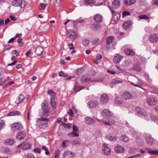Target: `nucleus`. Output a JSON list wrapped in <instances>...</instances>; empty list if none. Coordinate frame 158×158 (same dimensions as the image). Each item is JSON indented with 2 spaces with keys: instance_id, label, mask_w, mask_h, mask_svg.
<instances>
[{
  "instance_id": "nucleus-59",
  "label": "nucleus",
  "mask_w": 158,
  "mask_h": 158,
  "mask_svg": "<svg viewBox=\"0 0 158 158\" xmlns=\"http://www.w3.org/2000/svg\"><path fill=\"white\" fill-rule=\"evenodd\" d=\"M68 114L71 117L74 116L73 112L71 109H70L69 111L68 112Z\"/></svg>"
},
{
  "instance_id": "nucleus-31",
  "label": "nucleus",
  "mask_w": 158,
  "mask_h": 158,
  "mask_svg": "<svg viewBox=\"0 0 158 158\" xmlns=\"http://www.w3.org/2000/svg\"><path fill=\"white\" fill-rule=\"evenodd\" d=\"M136 1V0H125L124 3L126 5L131 6Z\"/></svg>"
},
{
  "instance_id": "nucleus-37",
  "label": "nucleus",
  "mask_w": 158,
  "mask_h": 158,
  "mask_svg": "<svg viewBox=\"0 0 158 158\" xmlns=\"http://www.w3.org/2000/svg\"><path fill=\"white\" fill-rule=\"evenodd\" d=\"M134 70L137 72H140L141 70L139 65L138 64H135L133 66Z\"/></svg>"
},
{
  "instance_id": "nucleus-1",
  "label": "nucleus",
  "mask_w": 158,
  "mask_h": 158,
  "mask_svg": "<svg viewBox=\"0 0 158 158\" xmlns=\"http://www.w3.org/2000/svg\"><path fill=\"white\" fill-rule=\"evenodd\" d=\"M73 131L71 132L68 135L70 137H78L79 136V134L77 132L79 131V129L77 127L73 125Z\"/></svg>"
},
{
  "instance_id": "nucleus-61",
  "label": "nucleus",
  "mask_w": 158,
  "mask_h": 158,
  "mask_svg": "<svg viewBox=\"0 0 158 158\" xmlns=\"http://www.w3.org/2000/svg\"><path fill=\"white\" fill-rule=\"evenodd\" d=\"M120 17V15L119 14H116L114 16V18L116 20L119 19Z\"/></svg>"
},
{
  "instance_id": "nucleus-20",
  "label": "nucleus",
  "mask_w": 158,
  "mask_h": 158,
  "mask_svg": "<svg viewBox=\"0 0 158 158\" xmlns=\"http://www.w3.org/2000/svg\"><path fill=\"white\" fill-rule=\"evenodd\" d=\"M125 53L126 55L129 56H134L135 53L132 50L128 48L125 50Z\"/></svg>"
},
{
  "instance_id": "nucleus-45",
  "label": "nucleus",
  "mask_w": 158,
  "mask_h": 158,
  "mask_svg": "<svg viewBox=\"0 0 158 158\" xmlns=\"http://www.w3.org/2000/svg\"><path fill=\"white\" fill-rule=\"evenodd\" d=\"M40 119L43 121H45V122H46L44 124V125L45 126V127H46L47 126V124H48V123H47V122L48 121V119L47 118H44L43 117H41Z\"/></svg>"
},
{
  "instance_id": "nucleus-2",
  "label": "nucleus",
  "mask_w": 158,
  "mask_h": 158,
  "mask_svg": "<svg viewBox=\"0 0 158 158\" xmlns=\"http://www.w3.org/2000/svg\"><path fill=\"white\" fill-rule=\"evenodd\" d=\"M98 105V102L95 100H91L89 102L87 103V106L90 109L95 108Z\"/></svg>"
},
{
  "instance_id": "nucleus-29",
  "label": "nucleus",
  "mask_w": 158,
  "mask_h": 158,
  "mask_svg": "<svg viewBox=\"0 0 158 158\" xmlns=\"http://www.w3.org/2000/svg\"><path fill=\"white\" fill-rule=\"evenodd\" d=\"M90 80L89 77L85 76H83L80 79L81 81L82 82H89Z\"/></svg>"
},
{
  "instance_id": "nucleus-28",
  "label": "nucleus",
  "mask_w": 158,
  "mask_h": 158,
  "mask_svg": "<svg viewBox=\"0 0 158 158\" xmlns=\"http://www.w3.org/2000/svg\"><path fill=\"white\" fill-rule=\"evenodd\" d=\"M20 114V113L17 111H13L10 112L7 114V116H13L15 115H19Z\"/></svg>"
},
{
  "instance_id": "nucleus-34",
  "label": "nucleus",
  "mask_w": 158,
  "mask_h": 158,
  "mask_svg": "<svg viewBox=\"0 0 158 158\" xmlns=\"http://www.w3.org/2000/svg\"><path fill=\"white\" fill-rule=\"evenodd\" d=\"M123 82V81H122L118 80L116 78L112 79L110 81L111 83L112 84L122 83Z\"/></svg>"
},
{
  "instance_id": "nucleus-42",
  "label": "nucleus",
  "mask_w": 158,
  "mask_h": 158,
  "mask_svg": "<svg viewBox=\"0 0 158 158\" xmlns=\"http://www.w3.org/2000/svg\"><path fill=\"white\" fill-rule=\"evenodd\" d=\"M84 3L86 4H89L94 3L95 2V0H85Z\"/></svg>"
},
{
  "instance_id": "nucleus-49",
  "label": "nucleus",
  "mask_w": 158,
  "mask_h": 158,
  "mask_svg": "<svg viewBox=\"0 0 158 158\" xmlns=\"http://www.w3.org/2000/svg\"><path fill=\"white\" fill-rule=\"evenodd\" d=\"M60 152L59 149H57L55 152V158H59Z\"/></svg>"
},
{
  "instance_id": "nucleus-39",
  "label": "nucleus",
  "mask_w": 158,
  "mask_h": 158,
  "mask_svg": "<svg viewBox=\"0 0 158 158\" xmlns=\"http://www.w3.org/2000/svg\"><path fill=\"white\" fill-rule=\"evenodd\" d=\"M12 5L15 7H19L20 6L19 1L15 0L12 2Z\"/></svg>"
},
{
  "instance_id": "nucleus-30",
  "label": "nucleus",
  "mask_w": 158,
  "mask_h": 158,
  "mask_svg": "<svg viewBox=\"0 0 158 158\" xmlns=\"http://www.w3.org/2000/svg\"><path fill=\"white\" fill-rule=\"evenodd\" d=\"M130 26V21H129L125 22L123 25V28L125 30L128 29Z\"/></svg>"
},
{
  "instance_id": "nucleus-46",
  "label": "nucleus",
  "mask_w": 158,
  "mask_h": 158,
  "mask_svg": "<svg viewBox=\"0 0 158 158\" xmlns=\"http://www.w3.org/2000/svg\"><path fill=\"white\" fill-rule=\"evenodd\" d=\"M82 44H83V45L85 46H87L89 44V41L88 40H84L83 41H82Z\"/></svg>"
},
{
  "instance_id": "nucleus-58",
  "label": "nucleus",
  "mask_w": 158,
  "mask_h": 158,
  "mask_svg": "<svg viewBox=\"0 0 158 158\" xmlns=\"http://www.w3.org/2000/svg\"><path fill=\"white\" fill-rule=\"evenodd\" d=\"M5 81V79L3 78L0 79V85L3 84Z\"/></svg>"
},
{
  "instance_id": "nucleus-55",
  "label": "nucleus",
  "mask_w": 158,
  "mask_h": 158,
  "mask_svg": "<svg viewBox=\"0 0 158 158\" xmlns=\"http://www.w3.org/2000/svg\"><path fill=\"white\" fill-rule=\"evenodd\" d=\"M130 15V13L127 11H124L123 12V17H126Z\"/></svg>"
},
{
  "instance_id": "nucleus-24",
  "label": "nucleus",
  "mask_w": 158,
  "mask_h": 158,
  "mask_svg": "<svg viewBox=\"0 0 158 158\" xmlns=\"http://www.w3.org/2000/svg\"><path fill=\"white\" fill-rule=\"evenodd\" d=\"M31 145L29 143H25L23 144L22 148L23 150H26L30 148Z\"/></svg>"
},
{
  "instance_id": "nucleus-64",
  "label": "nucleus",
  "mask_w": 158,
  "mask_h": 158,
  "mask_svg": "<svg viewBox=\"0 0 158 158\" xmlns=\"http://www.w3.org/2000/svg\"><path fill=\"white\" fill-rule=\"evenodd\" d=\"M27 158H35V157L33 155L31 154H28L27 156Z\"/></svg>"
},
{
  "instance_id": "nucleus-23",
  "label": "nucleus",
  "mask_w": 158,
  "mask_h": 158,
  "mask_svg": "<svg viewBox=\"0 0 158 158\" xmlns=\"http://www.w3.org/2000/svg\"><path fill=\"white\" fill-rule=\"evenodd\" d=\"M120 3L118 0H114L112 3V8L115 9L118 8L120 6Z\"/></svg>"
},
{
  "instance_id": "nucleus-21",
  "label": "nucleus",
  "mask_w": 158,
  "mask_h": 158,
  "mask_svg": "<svg viewBox=\"0 0 158 158\" xmlns=\"http://www.w3.org/2000/svg\"><path fill=\"white\" fill-rule=\"evenodd\" d=\"M43 47L38 46L35 48V52L37 55H40L43 52Z\"/></svg>"
},
{
  "instance_id": "nucleus-33",
  "label": "nucleus",
  "mask_w": 158,
  "mask_h": 158,
  "mask_svg": "<svg viewBox=\"0 0 158 158\" xmlns=\"http://www.w3.org/2000/svg\"><path fill=\"white\" fill-rule=\"evenodd\" d=\"M70 32L73 33V34L70 33V32L68 31L67 32V35L69 36V37L72 39H75L77 38L76 35H75L74 32L73 31H70Z\"/></svg>"
},
{
  "instance_id": "nucleus-26",
  "label": "nucleus",
  "mask_w": 158,
  "mask_h": 158,
  "mask_svg": "<svg viewBox=\"0 0 158 158\" xmlns=\"http://www.w3.org/2000/svg\"><path fill=\"white\" fill-rule=\"evenodd\" d=\"M15 143L14 139H7L4 142L5 144L8 145H12Z\"/></svg>"
},
{
  "instance_id": "nucleus-57",
  "label": "nucleus",
  "mask_w": 158,
  "mask_h": 158,
  "mask_svg": "<svg viewBox=\"0 0 158 158\" xmlns=\"http://www.w3.org/2000/svg\"><path fill=\"white\" fill-rule=\"evenodd\" d=\"M73 44H68V46L69 47L70 50L74 49V47H73Z\"/></svg>"
},
{
  "instance_id": "nucleus-22",
  "label": "nucleus",
  "mask_w": 158,
  "mask_h": 158,
  "mask_svg": "<svg viewBox=\"0 0 158 158\" xmlns=\"http://www.w3.org/2000/svg\"><path fill=\"white\" fill-rule=\"evenodd\" d=\"M85 119L86 123L89 125L93 124L96 122L95 120L89 117L85 118Z\"/></svg>"
},
{
  "instance_id": "nucleus-35",
  "label": "nucleus",
  "mask_w": 158,
  "mask_h": 158,
  "mask_svg": "<svg viewBox=\"0 0 158 158\" xmlns=\"http://www.w3.org/2000/svg\"><path fill=\"white\" fill-rule=\"evenodd\" d=\"M48 94L51 96V98H54L56 97L55 93L52 89H48L47 91Z\"/></svg>"
},
{
  "instance_id": "nucleus-43",
  "label": "nucleus",
  "mask_w": 158,
  "mask_h": 158,
  "mask_svg": "<svg viewBox=\"0 0 158 158\" xmlns=\"http://www.w3.org/2000/svg\"><path fill=\"white\" fill-rule=\"evenodd\" d=\"M147 153L150 155H156L158 153V151L154 150H150L148 151Z\"/></svg>"
},
{
  "instance_id": "nucleus-56",
  "label": "nucleus",
  "mask_w": 158,
  "mask_h": 158,
  "mask_svg": "<svg viewBox=\"0 0 158 158\" xmlns=\"http://www.w3.org/2000/svg\"><path fill=\"white\" fill-rule=\"evenodd\" d=\"M69 142V141L68 140H66L65 141H64L62 142V146L63 147H66L65 144L66 143L68 142Z\"/></svg>"
},
{
  "instance_id": "nucleus-40",
  "label": "nucleus",
  "mask_w": 158,
  "mask_h": 158,
  "mask_svg": "<svg viewBox=\"0 0 158 158\" xmlns=\"http://www.w3.org/2000/svg\"><path fill=\"white\" fill-rule=\"evenodd\" d=\"M121 140L124 141L125 142H127L129 140L128 138L125 135H123L121 136L120 138Z\"/></svg>"
},
{
  "instance_id": "nucleus-41",
  "label": "nucleus",
  "mask_w": 158,
  "mask_h": 158,
  "mask_svg": "<svg viewBox=\"0 0 158 158\" xmlns=\"http://www.w3.org/2000/svg\"><path fill=\"white\" fill-rule=\"evenodd\" d=\"M135 109L136 110L138 113L141 115H143V110L142 109L138 107H136Z\"/></svg>"
},
{
  "instance_id": "nucleus-9",
  "label": "nucleus",
  "mask_w": 158,
  "mask_h": 158,
  "mask_svg": "<svg viewBox=\"0 0 158 158\" xmlns=\"http://www.w3.org/2000/svg\"><path fill=\"white\" fill-rule=\"evenodd\" d=\"M94 20L97 23H100L102 21V17L101 15L99 14H96L94 15Z\"/></svg>"
},
{
  "instance_id": "nucleus-12",
  "label": "nucleus",
  "mask_w": 158,
  "mask_h": 158,
  "mask_svg": "<svg viewBox=\"0 0 158 158\" xmlns=\"http://www.w3.org/2000/svg\"><path fill=\"white\" fill-rule=\"evenodd\" d=\"M147 102L150 106L155 105L157 102V101L156 99L153 98H149L147 99Z\"/></svg>"
},
{
  "instance_id": "nucleus-4",
  "label": "nucleus",
  "mask_w": 158,
  "mask_h": 158,
  "mask_svg": "<svg viewBox=\"0 0 158 158\" xmlns=\"http://www.w3.org/2000/svg\"><path fill=\"white\" fill-rule=\"evenodd\" d=\"M149 40L153 42L156 43L158 41V35L156 34H152L149 35Z\"/></svg>"
},
{
  "instance_id": "nucleus-19",
  "label": "nucleus",
  "mask_w": 158,
  "mask_h": 158,
  "mask_svg": "<svg viewBox=\"0 0 158 158\" xmlns=\"http://www.w3.org/2000/svg\"><path fill=\"white\" fill-rule=\"evenodd\" d=\"M122 58V57L119 55H117L113 59V61L116 63H118Z\"/></svg>"
},
{
  "instance_id": "nucleus-25",
  "label": "nucleus",
  "mask_w": 158,
  "mask_h": 158,
  "mask_svg": "<svg viewBox=\"0 0 158 158\" xmlns=\"http://www.w3.org/2000/svg\"><path fill=\"white\" fill-rule=\"evenodd\" d=\"M102 114L104 116H110L111 115V112L108 109L104 110L102 112Z\"/></svg>"
},
{
  "instance_id": "nucleus-16",
  "label": "nucleus",
  "mask_w": 158,
  "mask_h": 158,
  "mask_svg": "<svg viewBox=\"0 0 158 158\" xmlns=\"http://www.w3.org/2000/svg\"><path fill=\"white\" fill-rule=\"evenodd\" d=\"M146 141L147 144L150 146H152L154 143V139L151 136L149 135L146 138Z\"/></svg>"
},
{
  "instance_id": "nucleus-44",
  "label": "nucleus",
  "mask_w": 158,
  "mask_h": 158,
  "mask_svg": "<svg viewBox=\"0 0 158 158\" xmlns=\"http://www.w3.org/2000/svg\"><path fill=\"white\" fill-rule=\"evenodd\" d=\"M139 18L140 19L148 20L149 19V17L146 15H139Z\"/></svg>"
},
{
  "instance_id": "nucleus-5",
  "label": "nucleus",
  "mask_w": 158,
  "mask_h": 158,
  "mask_svg": "<svg viewBox=\"0 0 158 158\" xmlns=\"http://www.w3.org/2000/svg\"><path fill=\"white\" fill-rule=\"evenodd\" d=\"M12 128L14 130H20L23 128V126L19 123H15L11 125Z\"/></svg>"
},
{
  "instance_id": "nucleus-13",
  "label": "nucleus",
  "mask_w": 158,
  "mask_h": 158,
  "mask_svg": "<svg viewBox=\"0 0 158 158\" xmlns=\"http://www.w3.org/2000/svg\"><path fill=\"white\" fill-rule=\"evenodd\" d=\"M103 152L106 155H109L110 154V149L106 145H104L102 148Z\"/></svg>"
},
{
  "instance_id": "nucleus-50",
  "label": "nucleus",
  "mask_w": 158,
  "mask_h": 158,
  "mask_svg": "<svg viewBox=\"0 0 158 158\" xmlns=\"http://www.w3.org/2000/svg\"><path fill=\"white\" fill-rule=\"evenodd\" d=\"M84 71V68H81L79 69H78L75 71V73H82Z\"/></svg>"
},
{
  "instance_id": "nucleus-14",
  "label": "nucleus",
  "mask_w": 158,
  "mask_h": 158,
  "mask_svg": "<svg viewBox=\"0 0 158 158\" xmlns=\"http://www.w3.org/2000/svg\"><path fill=\"white\" fill-rule=\"evenodd\" d=\"M44 114H47L48 112V107L47 104L44 102L42 103L41 105Z\"/></svg>"
},
{
  "instance_id": "nucleus-15",
  "label": "nucleus",
  "mask_w": 158,
  "mask_h": 158,
  "mask_svg": "<svg viewBox=\"0 0 158 158\" xmlns=\"http://www.w3.org/2000/svg\"><path fill=\"white\" fill-rule=\"evenodd\" d=\"M134 81L135 82L134 83L131 82V85H133L134 86L139 87H140V86L142 85L141 83L139 82V80L136 77L134 78Z\"/></svg>"
},
{
  "instance_id": "nucleus-48",
  "label": "nucleus",
  "mask_w": 158,
  "mask_h": 158,
  "mask_svg": "<svg viewBox=\"0 0 158 158\" xmlns=\"http://www.w3.org/2000/svg\"><path fill=\"white\" fill-rule=\"evenodd\" d=\"M33 152L35 153H40L41 152V149L39 148H35Z\"/></svg>"
},
{
  "instance_id": "nucleus-62",
  "label": "nucleus",
  "mask_w": 158,
  "mask_h": 158,
  "mask_svg": "<svg viewBox=\"0 0 158 158\" xmlns=\"http://www.w3.org/2000/svg\"><path fill=\"white\" fill-rule=\"evenodd\" d=\"M55 5L57 6H59L60 4V0H56Z\"/></svg>"
},
{
  "instance_id": "nucleus-6",
  "label": "nucleus",
  "mask_w": 158,
  "mask_h": 158,
  "mask_svg": "<svg viewBox=\"0 0 158 158\" xmlns=\"http://www.w3.org/2000/svg\"><path fill=\"white\" fill-rule=\"evenodd\" d=\"M102 122L105 125L107 126H111L115 123L114 120L111 119L107 120L103 119Z\"/></svg>"
},
{
  "instance_id": "nucleus-8",
  "label": "nucleus",
  "mask_w": 158,
  "mask_h": 158,
  "mask_svg": "<svg viewBox=\"0 0 158 158\" xmlns=\"http://www.w3.org/2000/svg\"><path fill=\"white\" fill-rule=\"evenodd\" d=\"M26 134L25 131L18 132L16 136L17 139L20 140L24 139L26 137Z\"/></svg>"
},
{
  "instance_id": "nucleus-3",
  "label": "nucleus",
  "mask_w": 158,
  "mask_h": 158,
  "mask_svg": "<svg viewBox=\"0 0 158 158\" xmlns=\"http://www.w3.org/2000/svg\"><path fill=\"white\" fill-rule=\"evenodd\" d=\"M109 96L105 94H103L101 97L100 103L104 104L106 103L109 101Z\"/></svg>"
},
{
  "instance_id": "nucleus-17",
  "label": "nucleus",
  "mask_w": 158,
  "mask_h": 158,
  "mask_svg": "<svg viewBox=\"0 0 158 158\" xmlns=\"http://www.w3.org/2000/svg\"><path fill=\"white\" fill-rule=\"evenodd\" d=\"M101 27L100 25L93 24L91 25L90 28L93 31H98L99 30Z\"/></svg>"
},
{
  "instance_id": "nucleus-54",
  "label": "nucleus",
  "mask_w": 158,
  "mask_h": 158,
  "mask_svg": "<svg viewBox=\"0 0 158 158\" xmlns=\"http://www.w3.org/2000/svg\"><path fill=\"white\" fill-rule=\"evenodd\" d=\"M62 125L66 128H70V125L68 124L65 123H62Z\"/></svg>"
},
{
  "instance_id": "nucleus-36",
  "label": "nucleus",
  "mask_w": 158,
  "mask_h": 158,
  "mask_svg": "<svg viewBox=\"0 0 158 158\" xmlns=\"http://www.w3.org/2000/svg\"><path fill=\"white\" fill-rule=\"evenodd\" d=\"M114 37L112 36H109L108 37L106 40V43L107 45L111 44L114 40Z\"/></svg>"
},
{
  "instance_id": "nucleus-53",
  "label": "nucleus",
  "mask_w": 158,
  "mask_h": 158,
  "mask_svg": "<svg viewBox=\"0 0 158 158\" xmlns=\"http://www.w3.org/2000/svg\"><path fill=\"white\" fill-rule=\"evenodd\" d=\"M99 42V40L98 38H96L94 39L92 41V43L93 44L95 45L98 43Z\"/></svg>"
},
{
  "instance_id": "nucleus-60",
  "label": "nucleus",
  "mask_w": 158,
  "mask_h": 158,
  "mask_svg": "<svg viewBox=\"0 0 158 158\" xmlns=\"http://www.w3.org/2000/svg\"><path fill=\"white\" fill-rule=\"evenodd\" d=\"M118 98H115V101H114V102H115V103H116L118 104H121L122 102L121 101H118Z\"/></svg>"
},
{
  "instance_id": "nucleus-10",
  "label": "nucleus",
  "mask_w": 158,
  "mask_h": 158,
  "mask_svg": "<svg viewBox=\"0 0 158 158\" xmlns=\"http://www.w3.org/2000/svg\"><path fill=\"white\" fill-rule=\"evenodd\" d=\"M132 96L129 92H125L124 93L122 96V98L125 100H129L132 98Z\"/></svg>"
},
{
  "instance_id": "nucleus-52",
  "label": "nucleus",
  "mask_w": 158,
  "mask_h": 158,
  "mask_svg": "<svg viewBox=\"0 0 158 158\" xmlns=\"http://www.w3.org/2000/svg\"><path fill=\"white\" fill-rule=\"evenodd\" d=\"M26 4L25 3V2L24 0H22L21 2V3L20 4V6H21V8H23L25 6Z\"/></svg>"
},
{
  "instance_id": "nucleus-11",
  "label": "nucleus",
  "mask_w": 158,
  "mask_h": 158,
  "mask_svg": "<svg viewBox=\"0 0 158 158\" xmlns=\"http://www.w3.org/2000/svg\"><path fill=\"white\" fill-rule=\"evenodd\" d=\"M124 149L121 146L118 145L114 148V151L117 153H121L124 152Z\"/></svg>"
},
{
  "instance_id": "nucleus-47",
  "label": "nucleus",
  "mask_w": 158,
  "mask_h": 158,
  "mask_svg": "<svg viewBox=\"0 0 158 158\" xmlns=\"http://www.w3.org/2000/svg\"><path fill=\"white\" fill-rule=\"evenodd\" d=\"M3 152L5 153L10 154V149L8 147L4 148L3 149Z\"/></svg>"
},
{
  "instance_id": "nucleus-18",
  "label": "nucleus",
  "mask_w": 158,
  "mask_h": 158,
  "mask_svg": "<svg viewBox=\"0 0 158 158\" xmlns=\"http://www.w3.org/2000/svg\"><path fill=\"white\" fill-rule=\"evenodd\" d=\"M56 97L51 98L50 99L51 105V106L53 109H56Z\"/></svg>"
},
{
  "instance_id": "nucleus-63",
  "label": "nucleus",
  "mask_w": 158,
  "mask_h": 158,
  "mask_svg": "<svg viewBox=\"0 0 158 158\" xmlns=\"http://www.w3.org/2000/svg\"><path fill=\"white\" fill-rule=\"evenodd\" d=\"M31 49L29 50H28L27 51V52H26V53L25 54L26 56L27 57L29 56L30 55V54L31 53Z\"/></svg>"
},
{
  "instance_id": "nucleus-7",
  "label": "nucleus",
  "mask_w": 158,
  "mask_h": 158,
  "mask_svg": "<svg viewBox=\"0 0 158 158\" xmlns=\"http://www.w3.org/2000/svg\"><path fill=\"white\" fill-rule=\"evenodd\" d=\"M74 154L70 151L64 152L63 154V158H74Z\"/></svg>"
},
{
  "instance_id": "nucleus-51",
  "label": "nucleus",
  "mask_w": 158,
  "mask_h": 158,
  "mask_svg": "<svg viewBox=\"0 0 158 158\" xmlns=\"http://www.w3.org/2000/svg\"><path fill=\"white\" fill-rule=\"evenodd\" d=\"M46 6V4H45L43 3H41L40 5L39 8L40 10H44Z\"/></svg>"
},
{
  "instance_id": "nucleus-32",
  "label": "nucleus",
  "mask_w": 158,
  "mask_h": 158,
  "mask_svg": "<svg viewBox=\"0 0 158 158\" xmlns=\"http://www.w3.org/2000/svg\"><path fill=\"white\" fill-rule=\"evenodd\" d=\"M24 98V96L23 95L21 94L19 95L18 98L16 100L15 102L17 104H18L23 101Z\"/></svg>"
},
{
  "instance_id": "nucleus-27",
  "label": "nucleus",
  "mask_w": 158,
  "mask_h": 158,
  "mask_svg": "<svg viewBox=\"0 0 158 158\" xmlns=\"http://www.w3.org/2000/svg\"><path fill=\"white\" fill-rule=\"evenodd\" d=\"M108 139L112 141H115L117 139V138L113 134H110L107 136Z\"/></svg>"
},
{
  "instance_id": "nucleus-38",
  "label": "nucleus",
  "mask_w": 158,
  "mask_h": 158,
  "mask_svg": "<svg viewBox=\"0 0 158 158\" xmlns=\"http://www.w3.org/2000/svg\"><path fill=\"white\" fill-rule=\"evenodd\" d=\"M84 87L80 85H75V87L74 89V91L76 93L81 90L84 89Z\"/></svg>"
}]
</instances>
